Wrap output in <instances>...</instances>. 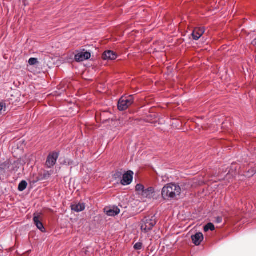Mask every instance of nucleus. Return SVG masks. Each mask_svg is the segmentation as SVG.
I'll return each instance as SVG.
<instances>
[{
  "label": "nucleus",
  "instance_id": "1",
  "mask_svg": "<svg viewBox=\"0 0 256 256\" xmlns=\"http://www.w3.org/2000/svg\"><path fill=\"white\" fill-rule=\"evenodd\" d=\"M181 188L175 184L170 183L164 186L162 190V196L164 200H170L180 194Z\"/></svg>",
  "mask_w": 256,
  "mask_h": 256
},
{
  "label": "nucleus",
  "instance_id": "2",
  "mask_svg": "<svg viewBox=\"0 0 256 256\" xmlns=\"http://www.w3.org/2000/svg\"><path fill=\"white\" fill-rule=\"evenodd\" d=\"M156 224L155 216H146L142 220L141 230L142 232L147 233L152 229Z\"/></svg>",
  "mask_w": 256,
  "mask_h": 256
},
{
  "label": "nucleus",
  "instance_id": "3",
  "mask_svg": "<svg viewBox=\"0 0 256 256\" xmlns=\"http://www.w3.org/2000/svg\"><path fill=\"white\" fill-rule=\"evenodd\" d=\"M44 63L42 58H33V74H38V78H40L42 80H44L42 78L44 75Z\"/></svg>",
  "mask_w": 256,
  "mask_h": 256
},
{
  "label": "nucleus",
  "instance_id": "4",
  "mask_svg": "<svg viewBox=\"0 0 256 256\" xmlns=\"http://www.w3.org/2000/svg\"><path fill=\"white\" fill-rule=\"evenodd\" d=\"M133 95L127 96H123L119 100L118 104V108L120 111L126 110L134 102Z\"/></svg>",
  "mask_w": 256,
  "mask_h": 256
},
{
  "label": "nucleus",
  "instance_id": "5",
  "mask_svg": "<svg viewBox=\"0 0 256 256\" xmlns=\"http://www.w3.org/2000/svg\"><path fill=\"white\" fill-rule=\"evenodd\" d=\"M58 156V152H53L50 153L46 162V166L48 168L53 167L56 164Z\"/></svg>",
  "mask_w": 256,
  "mask_h": 256
},
{
  "label": "nucleus",
  "instance_id": "6",
  "mask_svg": "<svg viewBox=\"0 0 256 256\" xmlns=\"http://www.w3.org/2000/svg\"><path fill=\"white\" fill-rule=\"evenodd\" d=\"M134 172L132 170H128L123 174L122 178L120 183L123 186H128L130 184L133 180Z\"/></svg>",
  "mask_w": 256,
  "mask_h": 256
},
{
  "label": "nucleus",
  "instance_id": "7",
  "mask_svg": "<svg viewBox=\"0 0 256 256\" xmlns=\"http://www.w3.org/2000/svg\"><path fill=\"white\" fill-rule=\"evenodd\" d=\"M104 212L108 216H114L120 214V210L118 207L113 206L105 208Z\"/></svg>",
  "mask_w": 256,
  "mask_h": 256
},
{
  "label": "nucleus",
  "instance_id": "8",
  "mask_svg": "<svg viewBox=\"0 0 256 256\" xmlns=\"http://www.w3.org/2000/svg\"><path fill=\"white\" fill-rule=\"evenodd\" d=\"M91 54L88 52H82L75 55V60L76 62H83L89 59Z\"/></svg>",
  "mask_w": 256,
  "mask_h": 256
},
{
  "label": "nucleus",
  "instance_id": "9",
  "mask_svg": "<svg viewBox=\"0 0 256 256\" xmlns=\"http://www.w3.org/2000/svg\"><path fill=\"white\" fill-rule=\"evenodd\" d=\"M141 196L144 198H146L148 199H151L153 198L155 196L154 188L152 187H150L148 188L144 189Z\"/></svg>",
  "mask_w": 256,
  "mask_h": 256
},
{
  "label": "nucleus",
  "instance_id": "10",
  "mask_svg": "<svg viewBox=\"0 0 256 256\" xmlns=\"http://www.w3.org/2000/svg\"><path fill=\"white\" fill-rule=\"evenodd\" d=\"M204 239V236L202 232H198L192 236V240L196 246H199Z\"/></svg>",
  "mask_w": 256,
  "mask_h": 256
},
{
  "label": "nucleus",
  "instance_id": "11",
  "mask_svg": "<svg viewBox=\"0 0 256 256\" xmlns=\"http://www.w3.org/2000/svg\"><path fill=\"white\" fill-rule=\"evenodd\" d=\"M204 32V28H195L192 34V38L194 40H198Z\"/></svg>",
  "mask_w": 256,
  "mask_h": 256
},
{
  "label": "nucleus",
  "instance_id": "12",
  "mask_svg": "<svg viewBox=\"0 0 256 256\" xmlns=\"http://www.w3.org/2000/svg\"><path fill=\"white\" fill-rule=\"evenodd\" d=\"M116 58V54L112 50L105 52L102 55V58L104 60H114Z\"/></svg>",
  "mask_w": 256,
  "mask_h": 256
},
{
  "label": "nucleus",
  "instance_id": "13",
  "mask_svg": "<svg viewBox=\"0 0 256 256\" xmlns=\"http://www.w3.org/2000/svg\"><path fill=\"white\" fill-rule=\"evenodd\" d=\"M86 206L84 203H76L71 206L72 210L76 212L83 211Z\"/></svg>",
  "mask_w": 256,
  "mask_h": 256
},
{
  "label": "nucleus",
  "instance_id": "14",
  "mask_svg": "<svg viewBox=\"0 0 256 256\" xmlns=\"http://www.w3.org/2000/svg\"><path fill=\"white\" fill-rule=\"evenodd\" d=\"M33 222L37 228L42 232H44L45 231V228H44L42 220H40L38 216H34L33 218Z\"/></svg>",
  "mask_w": 256,
  "mask_h": 256
},
{
  "label": "nucleus",
  "instance_id": "15",
  "mask_svg": "<svg viewBox=\"0 0 256 256\" xmlns=\"http://www.w3.org/2000/svg\"><path fill=\"white\" fill-rule=\"evenodd\" d=\"M27 185V182L25 180H22L20 183L18 187V190L22 192L26 188Z\"/></svg>",
  "mask_w": 256,
  "mask_h": 256
},
{
  "label": "nucleus",
  "instance_id": "16",
  "mask_svg": "<svg viewBox=\"0 0 256 256\" xmlns=\"http://www.w3.org/2000/svg\"><path fill=\"white\" fill-rule=\"evenodd\" d=\"M144 189V187L142 184H137L136 186V190L139 194L141 195Z\"/></svg>",
  "mask_w": 256,
  "mask_h": 256
},
{
  "label": "nucleus",
  "instance_id": "17",
  "mask_svg": "<svg viewBox=\"0 0 256 256\" xmlns=\"http://www.w3.org/2000/svg\"><path fill=\"white\" fill-rule=\"evenodd\" d=\"M6 111V104L4 101L0 102V115L2 114Z\"/></svg>",
  "mask_w": 256,
  "mask_h": 256
},
{
  "label": "nucleus",
  "instance_id": "18",
  "mask_svg": "<svg viewBox=\"0 0 256 256\" xmlns=\"http://www.w3.org/2000/svg\"><path fill=\"white\" fill-rule=\"evenodd\" d=\"M54 173L53 170H50L48 171H44L43 174V178L45 180H47L48 178H50V176L52 175V174Z\"/></svg>",
  "mask_w": 256,
  "mask_h": 256
},
{
  "label": "nucleus",
  "instance_id": "19",
  "mask_svg": "<svg viewBox=\"0 0 256 256\" xmlns=\"http://www.w3.org/2000/svg\"><path fill=\"white\" fill-rule=\"evenodd\" d=\"M209 230L212 231L214 230V226L212 223H208L206 225L204 226V231L208 232Z\"/></svg>",
  "mask_w": 256,
  "mask_h": 256
},
{
  "label": "nucleus",
  "instance_id": "20",
  "mask_svg": "<svg viewBox=\"0 0 256 256\" xmlns=\"http://www.w3.org/2000/svg\"><path fill=\"white\" fill-rule=\"evenodd\" d=\"M0 168H2L4 171L6 172V170L8 169L10 167V163L8 162H6L0 164Z\"/></svg>",
  "mask_w": 256,
  "mask_h": 256
},
{
  "label": "nucleus",
  "instance_id": "21",
  "mask_svg": "<svg viewBox=\"0 0 256 256\" xmlns=\"http://www.w3.org/2000/svg\"><path fill=\"white\" fill-rule=\"evenodd\" d=\"M142 242H137L134 246V248L136 250H140L142 248Z\"/></svg>",
  "mask_w": 256,
  "mask_h": 256
},
{
  "label": "nucleus",
  "instance_id": "22",
  "mask_svg": "<svg viewBox=\"0 0 256 256\" xmlns=\"http://www.w3.org/2000/svg\"><path fill=\"white\" fill-rule=\"evenodd\" d=\"M122 175V173L120 172H116V174L114 175V176L115 178L120 177Z\"/></svg>",
  "mask_w": 256,
  "mask_h": 256
},
{
  "label": "nucleus",
  "instance_id": "23",
  "mask_svg": "<svg viewBox=\"0 0 256 256\" xmlns=\"http://www.w3.org/2000/svg\"><path fill=\"white\" fill-rule=\"evenodd\" d=\"M222 218L220 217V216L216 218V222H217L218 224H220V223L222 222Z\"/></svg>",
  "mask_w": 256,
  "mask_h": 256
},
{
  "label": "nucleus",
  "instance_id": "24",
  "mask_svg": "<svg viewBox=\"0 0 256 256\" xmlns=\"http://www.w3.org/2000/svg\"><path fill=\"white\" fill-rule=\"evenodd\" d=\"M4 169L0 167V174H6V172L4 170Z\"/></svg>",
  "mask_w": 256,
  "mask_h": 256
},
{
  "label": "nucleus",
  "instance_id": "25",
  "mask_svg": "<svg viewBox=\"0 0 256 256\" xmlns=\"http://www.w3.org/2000/svg\"><path fill=\"white\" fill-rule=\"evenodd\" d=\"M32 58H31L28 60V64L30 66H32Z\"/></svg>",
  "mask_w": 256,
  "mask_h": 256
},
{
  "label": "nucleus",
  "instance_id": "26",
  "mask_svg": "<svg viewBox=\"0 0 256 256\" xmlns=\"http://www.w3.org/2000/svg\"><path fill=\"white\" fill-rule=\"evenodd\" d=\"M255 173H256V172H255Z\"/></svg>",
  "mask_w": 256,
  "mask_h": 256
}]
</instances>
